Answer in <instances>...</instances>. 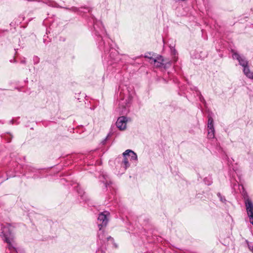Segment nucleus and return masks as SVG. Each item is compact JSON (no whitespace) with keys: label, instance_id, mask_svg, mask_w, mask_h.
Wrapping results in <instances>:
<instances>
[{"label":"nucleus","instance_id":"obj_1","mask_svg":"<svg viewBox=\"0 0 253 253\" xmlns=\"http://www.w3.org/2000/svg\"><path fill=\"white\" fill-rule=\"evenodd\" d=\"M91 19L92 20L93 29L95 34L97 37V41L98 42V47L101 51H103L105 53L111 51L109 55L111 59L114 58V55H117L118 52L115 51L113 52V47L110 43L112 42L111 40L106 34V32L102 25V22L97 20L94 16H92Z\"/></svg>","mask_w":253,"mask_h":253},{"label":"nucleus","instance_id":"obj_2","mask_svg":"<svg viewBox=\"0 0 253 253\" xmlns=\"http://www.w3.org/2000/svg\"><path fill=\"white\" fill-rule=\"evenodd\" d=\"M0 236L3 241L7 244V253H8V251H9V253H18L15 247L12 229L9 224L2 225Z\"/></svg>","mask_w":253,"mask_h":253},{"label":"nucleus","instance_id":"obj_3","mask_svg":"<svg viewBox=\"0 0 253 253\" xmlns=\"http://www.w3.org/2000/svg\"><path fill=\"white\" fill-rule=\"evenodd\" d=\"M119 98L120 101L119 103V112L122 115H126L129 112V107L132 100V96L127 91L126 94H124L121 91L120 93Z\"/></svg>","mask_w":253,"mask_h":253},{"label":"nucleus","instance_id":"obj_4","mask_svg":"<svg viewBox=\"0 0 253 253\" xmlns=\"http://www.w3.org/2000/svg\"><path fill=\"white\" fill-rule=\"evenodd\" d=\"M109 215V213L107 211H103L99 214L97 218V224L100 229L105 227L107 225L108 222V216Z\"/></svg>","mask_w":253,"mask_h":253},{"label":"nucleus","instance_id":"obj_5","mask_svg":"<svg viewBox=\"0 0 253 253\" xmlns=\"http://www.w3.org/2000/svg\"><path fill=\"white\" fill-rule=\"evenodd\" d=\"M25 170L26 173L33 174L32 177L34 179L41 178L42 177V169H37L31 166H27L25 168Z\"/></svg>","mask_w":253,"mask_h":253},{"label":"nucleus","instance_id":"obj_6","mask_svg":"<svg viewBox=\"0 0 253 253\" xmlns=\"http://www.w3.org/2000/svg\"><path fill=\"white\" fill-rule=\"evenodd\" d=\"M84 8L85 9L87 10L88 12L90 14V17L88 18V23H90L91 24L92 23V20L91 19V17L92 16H93L91 13L92 10V7H77L75 6H72L70 8H67V9H68L70 11L76 12L78 13V14L80 15H82L83 13H84L83 11L82 10V9Z\"/></svg>","mask_w":253,"mask_h":253},{"label":"nucleus","instance_id":"obj_7","mask_svg":"<svg viewBox=\"0 0 253 253\" xmlns=\"http://www.w3.org/2000/svg\"><path fill=\"white\" fill-rule=\"evenodd\" d=\"M245 205L250 220L253 219V203L248 196L244 197Z\"/></svg>","mask_w":253,"mask_h":253},{"label":"nucleus","instance_id":"obj_8","mask_svg":"<svg viewBox=\"0 0 253 253\" xmlns=\"http://www.w3.org/2000/svg\"><path fill=\"white\" fill-rule=\"evenodd\" d=\"M77 191L81 197V199H83L85 203H87L88 205L90 207L93 206V205L89 203L90 200L87 197L83 189L80 187V185H78L77 186Z\"/></svg>","mask_w":253,"mask_h":253},{"label":"nucleus","instance_id":"obj_9","mask_svg":"<svg viewBox=\"0 0 253 253\" xmlns=\"http://www.w3.org/2000/svg\"><path fill=\"white\" fill-rule=\"evenodd\" d=\"M127 118L125 116L119 117L116 122V126L120 130H124L126 127Z\"/></svg>","mask_w":253,"mask_h":253},{"label":"nucleus","instance_id":"obj_10","mask_svg":"<svg viewBox=\"0 0 253 253\" xmlns=\"http://www.w3.org/2000/svg\"><path fill=\"white\" fill-rule=\"evenodd\" d=\"M233 58L237 59L239 64L243 67L248 65V61L246 60V58L244 56H241L237 52L233 53Z\"/></svg>","mask_w":253,"mask_h":253},{"label":"nucleus","instance_id":"obj_11","mask_svg":"<svg viewBox=\"0 0 253 253\" xmlns=\"http://www.w3.org/2000/svg\"><path fill=\"white\" fill-rule=\"evenodd\" d=\"M145 58H148V56H145ZM151 63L154 64L156 67H161L164 65V59L162 56L157 57V59H155L153 57H149Z\"/></svg>","mask_w":253,"mask_h":253},{"label":"nucleus","instance_id":"obj_12","mask_svg":"<svg viewBox=\"0 0 253 253\" xmlns=\"http://www.w3.org/2000/svg\"><path fill=\"white\" fill-rule=\"evenodd\" d=\"M123 157H128L130 161H136L137 160L136 154L131 150H126L123 153Z\"/></svg>","mask_w":253,"mask_h":253},{"label":"nucleus","instance_id":"obj_13","mask_svg":"<svg viewBox=\"0 0 253 253\" xmlns=\"http://www.w3.org/2000/svg\"><path fill=\"white\" fill-rule=\"evenodd\" d=\"M243 72L244 74L249 79H252L253 76V73L250 71L249 66L244 67Z\"/></svg>","mask_w":253,"mask_h":253},{"label":"nucleus","instance_id":"obj_14","mask_svg":"<svg viewBox=\"0 0 253 253\" xmlns=\"http://www.w3.org/2000/svg\"><path fill=\"white\" fill-rule=\"evenodd\" d=\"M122 167L124 168V169H126L128 168L130 165L128 162V157H123V160L122 163Z\"/></svg>","mask_w":253,"mask_h":253},{"label":"nucleus","instance_id":"obj_15","mask_svg":"<svg viewBox=\"0 0 253 253\" xmlns=\"http://www.w3.org/2000/svg\"><path fill=\"white\" fill-rule=\"evenodd\" d=\"M195 90L196 91H197L198 93H197V95L199 97V100L203 103L204 104V105L205 106L206 105V101L205 99V98H204V97L202 96V95L201 94V93L198 90V89L197 88V87H195Z\"/></svg>","mask_w":253,"mask_h":253},{"label":"nucleus","instance_id":"obj_16","mask_svg":"<svg viewBox=\"0 0 253 253\" xmlns=\"http://www.w3.org/2000/svg\"><path fill=\"white\" fill-rule=\"evenodd\" d=\"M169 47H170L171 54V55H172L173 56V60L174 61H176L177 59V57L176 56V55L177 54V52L176 49H175L174 47L170 45L169 46Z\"/></svg>","mask_w":253,"mask_h":253},{"label":"nucleus","instance_id":"obj_17","mask_svg":"<svg viewBox=\"0 0 253 253\" xmlns=\"http://www.w3.org/2000/svg\"><path fill=\"white\" fill-rule=\"evenodd\" d=\"M97 236L100 240H103L105 238L104 232L102 228H101L100 229V228H99V231L98 232Z\"/></svg>","mask_w":253,"mask_h":253},{"label":"nucleus","instance_id":"obj_18","mask_svg":"<svg viewBox=\"0 0 253 253\" xmlns=\"http://www.w3.org/2000/svg\"><path fill=\"white\" fill-rule=\"evenodd\" d=\"M105 179L106 180L105 181H104V185L106 188H109V189L114 188L113 185V183L111 180H108L106 178H105Z\"/></svg>","mask_w":253,"mask_h":253},{"label":"nucleus","instance_id":"obj_19","mask_svg":"<svg viewBox=\"0 0 253 253\" xmlns=\"http://www.w3.org/2000/svg\"><path fill=\"white\" fill-rule=\"evenodd\" d=\"M208 136L209 138H213L214 137V128L208 129Z\"/></svg>","mask_w":253,"mask_h":253},{"label":"nucleus","instance_id":"obj_20","mask_svg":"<svg viewBox=\"0 0 253 253\" xmlns=\"http://www.w3.org/2000/svg\"><path fill=\"white\" fill-rule=\"evenodd\" d=\"M217 197L219 198L220 201L223 203H225L226 202V200L225 197L224 196H222L220 193L218 192L217 194Z\"/></svg>","mask_w":253,"mask_h":253},{"label":"nucleus","instance_id":"obj_21","mask_svg":"<svg viewBox=\"0 0 253 253\" xmlns=\"http://www.w3.org/2000/svg\"><path fill=\"white\" fill-rule=\"evenodd\" d=\"M204 181L205 184L207 185H211L212 183V181L210 177L205 178Z\"/></svg>","mask_w":253,"mask_h":253},{"label":"nucleus","instance_id":"obj_22","mask_svg":"<svg viewBox=\"0 0 253 253\" xmlns=\"http://www.w3.org/2000/svg\"><path fill=\"white\" fill-rule=\"evenodd\" d=\"M208 124H213V120L210 114L208 115Z\"/></svg>","mask_w":253,"mask_h":253},{"label":"nucleus","instance_id":"obj_23","mask_svg":"<svg viewBox=\"0 0 253 253\" xmlns=\"http://www.w3.org/2000/svg\"><path fill=\"white\" fill-rule=\"evenodd\" d=\"M111 135V133H109L107 135V136L105 137V138L104 139V140H102V141L101 142V143L102 144V145H105L106 144V141L108 140V139L109 138V137H110V136Z\"/></svg>","mask_w":253,"mask_h":253},{"label":"nucleus","instance_id":"obj_24","mask_svg":"<svg viewBox=\"0 0 253 253\" xmlns=\"http://www.w3.org/2000/svg\"><path fill=\"white\" fill-rule=\"evenodd\" d=\"M33 61H34V64H37L40 62V58L38 56H35L33 57Z\"/></svg>","mask_w":253,"mask_h":253},{"label":"nucleus","instance_id":"obj_25","mask_svg":"<svg viewBox=\"0 0 253 253\" xmlns=\"http://www.w3.org/2000/svg\"><path fill=\"white\" fill-rule=\"evenodd\" d=\"M208 129H212V128H214V126H213V124H208Z\"/></svg>","mask_w":253,"mask_h":253},{"label":"nucleus","instance_id":"obj_26","mask_svg":"<svg viewBox=\"0 0 253 253\" xmlns=\"http://www.w3.org/2000/svg\"><path fill=\"white\" fill-rule=\"evenodd\" d=\"M248 246L249 250L253 253V245L248 244Z\"/></svg>","mask_w":253,"mask_h":253},{"label":"nucleus","instance_id":"obj_27","mask_svg":"<svg viewBox=\"0 0 253 253\" xmlns=\"http://www.w3.org/2000/svg\"><path fill=\"white\" fill-rule=\"evenodd\" d=\"M107 240L109 241L110 240H114L113 238L112 237H111V236H109L107 238Z\"/></svg>","mask_w":253,"mask_h":253},{"label":"nucleus","instance_id":"obj_28","mask_svg":"<svg viewBox=\"0 0 253 253\" xmlns=\"http://www.w3.org/2000/svg\"><path fill=\"white\" fill-rule=\"evenodd\" d=\"M21 63L22 64H26V61H25V60H21Z\"/></svg>","mask_w":253,"mask_h":253},{"label":"nucleus","instance_id":"obj_29","mask_svg":"<svg viewBox=\"0 0 253 253\" xmlns=\"http://www.w3.org/2000/svg\"><path fill=\"white\" fill-rule=\"evenodd\" d=\"M13 122H14L13 120H11L10 121V124H13Z\"/></svg>","mask_w":253,"mask_h":253},{"label":"nucleus","instance_id":"obj_30","mask_svg":"<svg viewBox=\"0 0 253 253\" xmlns=\"http://www.w3.org/2000/svg\"><path fill=\"white\" fill-rule=\"evenodd\" d=\"M11 139V137L10 138H8V139L7 140V141H8V142H10Z\"/></svg>","mask_w":253,"mask_h":253},{"label":"nucleus","instance_id":"obj_31","mask_svg":"<svg viewBox=\"0 0 253 253\" xmlns=\"http://www.w3.org/2000/svg\"><path fill=\"white\" fill-rule=\"evenodd\" d=\"M138 58V57H135L133 59H134V60H135L136 59H137V58Z\"/></svg>","mask_w":253,"mask_h":253},{"label":"nucleus","instance_id":"obj_32","mask_svg":"<svg viewBox=\"0 0 253 253\" xmlns=\"http://www.w3.org/2000/svg\"><path fill=\"white\" fill-rule=\"evenodd\" d=\"M252 79V80H253V77L252 78V79Z\"/></svg>","mask_w":253,"mask_h":253}]
</instances>
